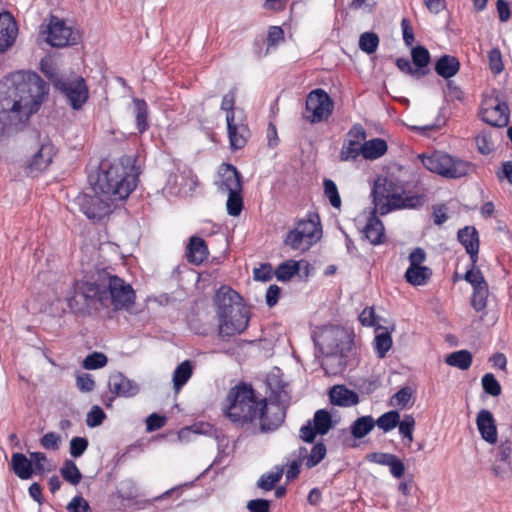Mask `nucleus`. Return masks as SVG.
Returning <instances> with one entry per match:
<instances>
[{
    "label": "nucleus",
    "mask_w": 512,
    "mask_h": 512,
    "mask_svg": "<svg viewBox=\"0 0 512 512\" xmlns=\"http://www.w3.org/2000/svg\"><path fill=\"white\" fill-rule=\"evenodd\" d=\"M49 95V85L33 71H16L0 81V139L23 132Z\"/></svg>",
    "instance_id": "f257e3e1"
},
{
    "label": "nucleus",
    "mask_w": 512,
    "mask_h": 512,
    "mask_svg": "<svg viewBox=\"0 0 512 512\" xmlns=\"http://www.w3.org/2000/svg\"><path fill=\"white\" fill-rule=\"evenodd\" d=\"M223 414L238 428L253 434L276 431L285 421L286 408L278 401L259 398L253 386L240 382L229 389Z\"/></svg>",
    "instance_id": "f03ea898"
},
{
    "label": "nucleus",
    "mask_w": 512,
    "mask_h": 512,
    "mask_svg": "<svg viewBox=\"0 0 512 512\" xmlns=\"http://www.w3.org/2000/svg\"><path fill=\"white\" fill-rule=\"evenodd\" d=\"M117 162H101L95 175H89L88 180L94 193H101L116 200H125L137 185V175L129 159Z\"/></svg>",
    "instance_id": "7ed1b4c3"
},
{
    "label": "nucleus",
    "mask_w": 512,
    "mask_h": 512,
    "mask_svg": "<svg viewBox=\"0 0 512 512\" xmlns=\"http://www.w3.org/2000/svg\"><path fill=\"white\" fill-rule=\"evenodd\" d=\"M243 299L231 287L222 285L215 293L213 302L218 318V334L222 339L244 332L249 324L250 310Z\"/></svg>",
    "instance_id": "20e7f679"
},
{
    "label": "nucleus",
    "mask_w": 512,
    "mask_h": 512,
    "mask_svg": "<svg viewBox=\"0 0 512 512\" xmlns=\"http://www.w3.org/2000/svg\"><path fill=\"white\" fill-rule=\"evenodd\" d=\"M99 285L100 306L114 310H129L134 304L136 293L133 287L117 275H111L106 269L95 272Z\"/></svg>",
    "instance_id": "39448f33"
},
{
    "label": "nucleus",
    "mask_w": 512,
    "mask_h": 512,
    "mask_svg": "<svg viewBox=\"0 0 512 512\" xmlns=\"http://www.w3.org/2000/svg\"><path fill=\"white\" fill-rule=\"evenodd\" d=\"M99 285L95 273L87 280L76 281L72 291L67 296L70 311L77 316H89L100 306Z\"/></svg>",
    "instance_id": "423d86ee"
},
{
    "label": "nucleus",
    "mask_w": 512,
    "mask_h": 512,
    "mask_svg": "<svg viewBox=\"0 0 512 512\" xmlns=\"http://www.w3.org/2000/svg\"><path fill=\"white\" fill-rule=\"evenodd\" d=\"M419 158L427 170L448 179H458L475 170L473 163L440 151H434L431 155L422 154Z\"/></svg>",
    "instance_id": "0eeeda50"
},
{
    "label": "nucleus",
    "mask_w": 512,
    "mask_h": 512,
    "mask_svg": "<svg viewBox=\"0 0 512 512\" xmlns=\"http://www.w3.org/2000/svg\"><path fill=\"white\" fill-rule=\"evenodd\" d=\"M323 355H341L349 357L354 349V340L351 333L340 326H330L323 329L319 340H315Z\"/></svg>",
    "instance_id": "6e6552de"
},
{
    "label": "nucleus",
    "mask_w": 512,
    "mask_h": 512,
    "mask_svg": "<svg viewBox=\"0 0 512 512\" xmlns=\"http://www.w3.org/2000/svg\"><path fill=\"white\" fill-rule=\"evenodd\" d=\"M510 110L501 92L492 89L490 94L483 96L478 112L480 119L493 127H505L509 123Z\"/></svg>",
    "instance_id": "1a4fd4ad"
},
{
    "label": "nucleus",
    "mask_w": 512,
    "mask_h": 512,
    "mask_svg": "<svg viewBox=\"0 0 512 512\" xmlns=\"http://www.w3.org/2000/svg\"><path fill=\"white\" fill-rule=\"evenodd\" d=\"M334 110V101L322 88L310 91L306 97L303 119L311 124L327 121Z\"/></svg>",
    "instance_id": "9d476101"
},
{
    "label": "nucleus",
    "mask_w": 512,
    "mask_h": 512,
    "mask_svg": "<svg viewBox=\"0 0 512 512\" xmlns=\"http://www.w3.org/2000/svg\"><path fill=\"white\" fill-rule=\"evenodd\" d=\"M37 143L38 150L28 159L24 165V172L28 177H37L45 171L53 162L57 150L49 136L41 137V132L37 129L33 131Z\"/></svg>",
    "instance_id": "9b49d317"
},
{
    "label": "nucleus",
    "mask_w": 512,
    "mask_h": 512,
    "mask_svg": "<svg viewBox=\"0 0 512 512\" xmlns=\"http://www.w3.org/2000/svg\"><path fill=\"white\" fill-rule=\"evenodd\" d=\"M405 183L394 174L378 177L373 185L371 196L375 208L381 213V206L396 202V198L405 194Z\"/></svg>",
    "instance_id": "f8f14e48"
},
{
    "label": "nucleus",
    "mask_w": 512,
    "mask_h": 512,
    "mask_svg": "<svg viewBox=\"0 0 512 512\" xmlns=\"http://www.w3.org/2000/svg\"><path fill=\"white\" fill-rule=\"evenodd\" d=\"M100 193L90 195L80 193L75 198V203L80 211L90 220L101 221L112 212V203L117 201L109 196L100 197Z\"/></svg>",
    "instance_id": "ddd939ff"
},
{
    "label": "nucleus",
    "mask_w": 512,
    "mask_h": 512,
    "mask_svg": "<svg viewBox=\"0 0 512 512\" xmlns=\"http://www.w3.org/2000/svg\"><path fill=\"white\" fill-rule=\"evenodd\" d=\"M55 90L62 94L73 110H80L89 98V88L82 76L57 80Z\"/></svg>",
    "instance_id": "4468645a"
},
{
    "label": "nucleus",
    "mask_w": 512,
    "mask_h": 512,
    "mask_svg": "<svg viewBox=\"0 0 512 512\" xmlns=\"http://www.w3.org/2000/svg\"><path fill=\"white\" fill-rule=\"evenodd\" d=\"M43 33L47 34L46 42L57 48L75 45L79 40V34L73 32L72 28L68 27L63 19L54 15L50 17Z\"/></svg>",
    "instance_id": "2eb2a0df"
},
{
    "label": "nucleus",
    "mask_w": 512,
    "mask_h": 512,
    "mask_svg": "<svg viewBox=\"0 0 512 512\" xmlns=\"http://www.w3.org/2000/svg\"><path fill=\"white\" fill-rule=\"evenodd\" d=\"M463 279L468 282L472 288L471 307L476 312L484 311L487 307V299L489 296V285L482 273V271L475 267H469L463 275Z\"/></svg>",
    "instance_id": "dca6fc26"
},
{
    "label": "nucleus",
    "mask_w": 512,
    "mask_h": 512,
    "mask_svg": "<svg viewBox=\"0 0 512 512\" xmlns=\"http://www.w3.org/2000/svg\"><path fill=\"white\" fill-rule=\"evenodd\" d=\"M108 388L111 396L105 402L106 407H111L116 397L131 398L136 396L139 391V385L125 376L122 372L115 371L108 378Z\"/></svg>",
    "instance_id": "f3484780"
},
{
    "label": "nucleus",
    "mask_w": 512,
    "mask_h": 512,
    "mask_svg": "<svg viewBox=\"0 0 512 512\" xmlns=\"http://www.w3.org/2000/svg\"><path fill=\"white\" fill-rule=\"evenodd\" d=\"M458 241L465 247L470 257V267L477 266L480 247L479 233L474 226H465L457 232Z\"/></svg>",
    "instance_id": "a211bd4d"
},
{
    "label": "nucleus",
    "mask_w": 512,
    "mask_h": 512,
    "mask_svg": "<svg viewBox=\"0 0 512 512\" xmlns=\"http://www.w3.org/2000/svg\"><path fill=\"white\" fill-rule=\"evenodd\" d=\"M218 174L220 177L219 188L228 193L232 191H243V180L240 171L230 163L220 165Z\"/></svg>",
    "instance_id": "6ab92c4d"
},
{
    "label": "nucleus",
    "mask_w": 512,
    "mask_h": 512,
    "mask_svg": "<svg viewBox=\"0 0 512 512\" xmlns=\"http://www.w3.org/2000/svg\"><path fill=\"white\" fill-rule=\"evenodd\" d=\"M375 208L370 212L366 225L361 230L362 239L369 241L370 244L376 246L385 242V228L383 222L377 217Z\"/></svg>",
    "instance_id": "aec40b11"
},
{
    "label": "nucleus",
    "mask_w": 512,
    "mask_h": 512,
    "mask_svg": "<svg viewBox=\"0 0 512 512\" xmlns=\"http://www.w3.org/2000/svg\"><path fill=\"white\" fill-rule=\"evenodd\" d=\"M16 22L8 11H0V54L7 51L17 36Z\"/></svg>",
    "instance_id": "412c9836"
},
{
    "label": "nucleus",
    "mask_w": 512,
    "mask_h": 512,
    "mask_svg": "<svg viewBox=\"0 0 512 512\" xmlns=\"http://www.w3.org/2000/svg\"><path fill=\"white\" fill-rule=\"evenodd\" d=\"M476 425L484 441L489 444L497 442V426L491 411L487 409L480 410L476 417Z\"/></svg>",
    "instance_id": "4be33fe9"
},
{
    "label": "nucleus",
    "mask_w": 512,
    "mask_h": 512,
    "mask_svg": "<svg viewBox=\"0 0 512 512\" xmlns=\"http://www.w3.org/2000/svg\"><path fill=\"white\" fill-rule=\"evenodd\" d=\"M226 123L231 149L240 150L244 148L250 137L248 125L242 121L237 122L236 118H234L233 121L227 120Z\"/></svg>",
    "instance_id": "5701e85b"
},
{
    "label": "nucleus",
    "mask_w": 512,
    "mask_h": 512,
    "mask_svg": "<svg viewBox=\"0 0 512 512\" xmlns=\"http://www.w3.org/2000/svg\"><path fill=\"white\" fill-rule=\"evenodd\" d=\"M425 203V198L421 194L409 195L405 191L400 197L396 198V202L386 203L381 206V215H385L392 210L398 209H416L422 207Z\"/></svg>",
    "instance_id": "b1692460"
},
{
    "label": "nucleus",
    "mask_w": 512,
    "mask_h": 512,
    "mask_svg": "<svg viewBox=\"0 0 512 512\" xmlns=\"http://www.w3.org/2000/svg\"><path fill=\"white\" fill-rule=\"evenodd\" d=\"M206 241L198 236H191L186 247V258L194 265L202 264L208 257Z\"/></svg>",
    "instance_id": "393cba45"
},
{
    "label": "nucleus",
    "mask_w": 512,
    "mask_h": 512,
    "mask_svg": "<svg viewBox=\"0 0 512 512\" xmlns=\"http://www.w3.org/2000/svg\"><path fill=\"white\" fill-rule=\"evenodd\" d=\"M330 402L340 407H351L359 403L358 394L345 385H335L329 392Z\"/></svg>",
    "instance_id": "a878e982"
},
{
    "label": "nucleus",
    "mask_w": 512,
    "mask_h": 512,
    "mask_svg": "<svg viewBox=\"0 0 512 512\" xmlns=\"http://www.w3.org/2000/svg\"><path fill=\"white\" fill-rule=\"evenodd\" d=\"M461 64L457 57L444 54L440 56L434 63L436 74L446 80H450L460 70Z\"/></svg>",
    "instance_id": "bb28decb"
},
{
    "label": "nucleus",
    "mask_w": 512,
    "mask_h": 512,
    "mask_svg": "<svg viewBox=\"0 0 512 512\" xmlns=\"http://www.w3.org/2000/svg\"><path fill=\"white\" fill-rule=\"evenodd\" d=\"M411 59L414 65V72L417 74V79L429 74V64L431 62V55L429 50L423 45H417L411 49Z\"/></svg>",
    "instance_id": "cd10ccee"
},
{
    "label": "nucleus",
    "mask_w": 512,
    "mask_h": 512,
    "mask_svg": "<svg viewBox=\"0 0 512 512\" xmlns=\"http://www.w3.org/2000/svg\"><path fill=\"white\" fill-rule=\"evenodd\" d=\"M132 103L136 129L139 134H143L150 128L148 104L144 99L137 97L132 99Z\"/></svg>",
    "instance_id": "c85d7f7f"
},
{
    "label": "nucleus",
    "mask_w": 512,
    "mask_h": 512,
    "mask_svg": "<svg viewBox=\"0 0 512 512\" xmlns=\"http://www.w3.org/2000/svg\"><path fill=\"white\" fill-rule=\"evenodd\" d=\"M13 472L23 480L30 479L34 474L33 463L23 453L16 452L11 457Z\"/></svg>",
    "instance_id": "c756f323"
},
{
    "label": "nucleus",
    "mask_w": 512,
    "mask_h": 512,
    "mask_svg": "<svg viewBox=\"0 0 512 512\" xmlns=\"http://www.w3.org/2000/svg\"><path fill=\"white\" fill-rule=\"evenodd\" d=\"M306 225H312L314 226V222H312L311 220H308V221H305V220H301L299 221L298 223V228L296 229H293V230H290L285 239H284V243L285 245L287 246H290L292 249H299L301 247V244L303 242V239L305 237H313V232H306L305 228L303 229H300L302 226H306Z\"/></svg>",
    "instance_id": "7c9ffc66"
},
{
    "label": "nucleus",
    "mask_w": 512,
    "mask_h": 512,
    "mask_svg": "<svg viewBox=\"0 0 512 512\" xmlns=\"http://www.w3.org/2000/svg\"><path fill=\"white\" fill-rule=\"evenodd\" d=\"M432 276V269L427 266H409L404 274L405 280L413 286L425 285Z\"/></svg>",
    "instance_id": "2f4dec72"
},
{
    "label": "nucleus",
    "mask_w": 512,
    "mask_h": 512,
    "mask_svg": "<svg viewBox=\"0 0 512 512\" xmlns=\"http://www.w3.org/2000/svg\"><path fill=\"white\" fill-rule=\"evenodd\" d=\"M388 149L387 142L382 138H374L362 144V156L367 160H375L383 156Z\"/></svg>",
    "instance_id": "473e14b6"
},
{
    "label": "nucleus",
    "mask_w": 512,
    "mask_h": 512,
    "mask_svg": "<svg viewBox=\"0 0 512 512\" xmlns=\"http://www.w3.org/2000/svg\"><path fill=\"white\" fill-rule=\"evenodd\" d=\"M375 427V420L371 415L358 417L350 426V433L354 439H362Z\"/></svg>",
    "instance_id": "72a5a7b5"
},
{
    "label": "nucleus",
    "mask_w": 512,
    "mask_h": 512,
    "mask_svg": "<svg viewBox=\"0 0 512 512\" xmlns=\"http://www.w3.org/2000/svg\"><path fill=\"white\" fill-rule=\"evenodd\" d=\"M193 374V364L190 360L180 363L173 373V389L177 393L188 382Z\"/></svg>",
    "instance_id": "f704fd0d"
},
{
    "label": "nucleus",
    "mask_w": 512,
    "mask_h": 512,
    "mask_svg": "<svg viewBox=\"0 0 512 512\" xmlns=\"http://www.w3.org/2000/svg\"><path fill=\"white\" fill-rule=\"evenodd\" d=\"M325 359L321 363V368L326 375H338L347 367V358L341 355H324Z\"/></svg>",
    "instance_id": "c9c22d12"
},
{
    "label": "nucleus",
    "mask_w": 512,
    "mask_h": 512,
    "mask_svg": "<svg viewBox=\"0 0 512 512\" xmlns=\"http://www.w3.org/2000/svg\"><path fill=\"white\" fill-rule=\"evenodd\" d=\"M473 355L468 350H458L447 355L445 362L460 370H468L471 367Z\"/></svg>",
    "instance_id": "e433bc0d"
},
{
    "label": "nucleus",
    "mask_w": 512,
    "mask_h": 512,
    "mask_svg": "<svg viewBox=\"0 0 512 512\" xmlns=\"http://www.w3.org/2000/svg\"><path fill=\"white\" fill-rule=\"evenodd\" d=\"M300 272V263L296 260H287L280 263L274 271L278 281L287 282Z\"/></svg>",
    "instance_id": "4c0bfd02"
},
{
    "label": "nucleus",
    "mask_w": 512,
    "mask_h": 512,
    "mask_svg": "<svg viewBox=\"0 0 512 512\" xmlns=\"http://www.w3.org/2000/svg\"><path fill=\"white\" fill-rule=\"evenodd\" d=\"M311 421L321 436L326 435L334 427L332 415L326 409L317 410Z\"/></svg>",
    "instance_id": "58836bf2"
},
{
    "label": "nucleus",
    "mask_w": 512,
    "mask_h": 512,
    "mask_svg": "<svg viewBox=\"0 0 512 512\" xmlns=\"http://www.w3.org/2000/svg\"><path fill=\"white\" fill-rule=\"evenodd\" d=\"M60 473L63 479L73 486L78 485L82 479V473L73 460H65Z\"/></svg>",
    "instance_id": "ea45409f"
},
{
    "label": "nucleus",
    "mask_w": 512,
    "mask_h": 512,
    "mask_svg": "<svg viewBox=\"0 0 512 512\" xmlns=\"http://www.w3.org/2000/svg\"><path fill=\"white\" fill-rule=\"evenodd\" d=\"M400 420V413L397 410L385 412L375 420V426L384 432H389L397 427Z\"/></svg>",
    "instance_id": "a19ab883"
},
{
    "label": "nucleus",
    "mask_w": 512,
    "mask_h": 512,
    "mask_svg": "<svg viewBox=\"0 0 512 512\" xmlns=\"http://www.w3.org/2000/svg\"><path fill=\"white\" fill-rule=\"evenodd\" d=\"M244 208L242 191H232L228 193L226 202L227 213L230 216L238 217Z\"/></svg>",
    "instance_id": "79ce46f5"
},
{
    "label": "nucleus",
    "mask_w": 512,
    "mask_h": 512,
    "mask_svg": "<svg viewBox=\"0 0 512 512\" xmlns=\"http://www.w3.org/2000/svg\"><path fill=\"white\" fill-rule=\"evenodd\" d=\"M277 471L270 472L267 474L261 475V477L257 481V487L263 489L264 491H271L275 488L276 484L281 480L283 475V468L276 467Z\"/></svg>",
    "instance_id": "37998d69"
},
{
    "label": "nucleus",
    "mask_w": 512,
    "mask_h": 512,
    "mask_svg": "<svg viewBox=\"0 0 512 512\" xmlns=\"http://www.w3.org/2000/svg\"><path fill=\"white\" fill-rule=\"evenodd\" d=\"M360 154H362V145L360 146L359 141L357 140L349 139L345 141L342 146L340 160H355Z\"/></svg>",
    "instance_id": "c03bdc74"
},
{
    "label": "nucleus",
    "mask_w": 512,
    "mask_h": 512,
    "mask_svg": "<svg viewBox=\"0 0 512 512\" xmlns=\"http://www.w3.org/2000/svg\"><path fill=\"white\" fill-rule=\"evenodd\" d=\"M326 454V445L322 441L317 442L316 444H314L307 457V460L305 462L306 467L313 468L317 466L325 458Z\"/></svg>",
    "instance_id": "a18cd8bd"
},
{
    "label": "nucleus",
    "mask_w": 512,
    "mask_h": 512,
    "mask_svg": "<svg viewBox=\"0 0 512 512\" xmlns=\"http://www.w3.org/2000/svg\"><path fill=\"white\" fill-rule=\"evenodd\" d=\"M379 45V37L374 32H364L359 38V48L361 51L372 54L374 53Z\"/></svg>",
    "instance_id": "49530a36"
},
{
    "label": "nucleus",
    "mask_w": 512,
    "mask_h": 512,
    "mask_svg": "<svg viewBox=\"0 0 512 512\" xmlns=\"http://www.w3.org/2000/svg\"><path fill=\"white\" fill-rule=\"evenodd\" d=\"M392 346V337L388 331L379 333L374 338V348L379 358L385 357Z\"/></svg>",
    "instance_id": "de8ad7c7"
},
{
    "label": "nucleus",
    "mask_w": 512,
    "mask_h": 512,
    "mask_svg": "<svg viewBox=\"0 0 512 512\" xmlns=\"http://www.w3.org/2000/svg\"><path fill=\"white\" fill-rule=\"evenodd\" d=\"M107 356L102 352L94 351L86 356L83 361V367L87 370L100 369L106 366Z\"/></svg>",
    "instance_id": "09e8293b"
},
{
    "label": "nucleus",
    "mask_w": 512,
    "mask_h": 512,
    "mask_svg": "<svg viewBox=\"0 0 512 512\" xmlns=\"http://www.w3.org/2000/svg\"><path fill=\"white\" fill-rule=\"evenodd\" d=\"M236 88L231 89L222 97L221 110L226 112V121H233L236 118L235 112Z\"/></svg>",
    "instance_id": "8fccbe9b"
},
{
    "label": "nucleus",
    "mask_w": 512,
    "mask_h": 512,
    "mask_svg": "<svg viewBox=\"0 0 512 512\" xmlns=\"http://www.w3.org/2000/svg\"><path fill=\"white\" fill-rule=\"evenodd\" d=\"M399 433L404 439H407V445H410L413 441V431L415 427V419L411 414H405L403 419L399 420Z\"/></svg>",
    "instance_id": "3c124183"
},
{
    "label": "nucleus",
    "mask_w": 512,
    "mask_h": 512,
    "mask_svg": "<svg viewBox=\"0 0 512 512\" xmlns=\"http://www.w3.org/2000/svg\"><path fill=\"white\" fill-rule=\"evenodd\" d=\"M482 388L490 396L497 397L501 394L502 388L499 381L492 373H486L482 377Z\"/></svg>",
    "instance_id": "603ef678"
},
{
    "label": "nucleus",
    "mask_w": 512,
    "mask_h": 512,
    "mask_svg": "<svg viewBox=\"0 0 512 512\" xmlns=\"http://www.w3.org/2000/svg\"><path fill=\"white\" fill-rule=\"evenodd\" d=\"M323 187L324 194L329 199L331 206L334 208H340L342 202L335 182L331 179H324Z\"/></svg>",
    "instance_id": "864d4df0"
},
{
    "label": "nucleus",
    "mask_w": 512,
    "mask_h": 512,
    "mask_svg": "<svg viewBox=\"0 0 512 512\" xmlns=\"http://www.w3.org/2000/svg\"><path fill=\"white\" fill-rule=\"evenodd\" d=\"M495 452V461L501 463H512L511 462V454H512V440L505 439L500 442V444L496 447Z\"/></svg>",
    "instance_id": "5fc2aeb1"
},
{
    "label": "nucleus",
    "mask_w": 512,
    "mask_h": 512,
    "mask_svg": "<svg viewBox=\"0 0 512 512\" xmlns=\"http://www.w3.org/2000/svg\"><path fill=\"white\" fill-rule=\"evenodd\" d=\"M489 69L494 75L500 74L504 69L502 54L498 47L492 48L488 52Z\"/></svg>",
    "instance_id": "6e6d98bb"
},
{
    "label": "nucleus",
    "mask_w": 512,
    "mask_h": 512,
    "mask_svg": "<svg viewBox=\"0 0 512 512\" xmlns=\"http://www.w3.org/2000/svg\"><path fill=\"white\" fill-rule=\"evenodd\" d=\"M105 419L106 414L102 408L98 405H94L87 413L86 424L90 428L98 427L103 423Z\"/></svg>",
    "instance_id": "4d7b16f0"
},
{
    "label": "nucleus",
    "mask_w": 512,
    "mask_h": 512,
    "mask_svg": "<svg viewBox=\"0 0 512 512\" xmlns=\"http://www.w3.org/2000/svg\"><path fill=\"white\" fill-rule=\"evenodd\" d=\"M89 445L88 439L85 437L75 436L70 440L69 452L73 458L81 457L87 450Z\"/></svg>",
    "instance_id": "13d9d810"
},
{
    "label": "nucleus",
    "mask_w": 512,
    "mask_h": 512,
    "mask_svg": "<svg viewBox=\"0 0 512 512\" xmlns=\"http://www.w3.org/2000/svg\"><path fill=\"white\" fill-rule=\"evenodd\" d=\"M381 385V382L378 378H364L359 379L356 385L358 391L362 394L370 395L374 393Z\"/></svg>",
    "instance_id": "bf43d9fd"
},
{
    "label": "nucleus",
    "mask_w": 512,
    "mask_h": 512,
    "mask_svg": "<svg viewBox=\"0 0 512 512\" xmlns=\"http://www.w3.org/2000/svg\"><path fill=\"white\" fill-rule=\"evenodd\" d=\"M317 435H320V432L317 431L316 427L310 420L300 428L299 437L303 442L312 444L315 442Z\"/></svg>",
    "instance_id": "052dcab7"
},
{
    "label": "nucleus",
    "mask_w": 512,
    "mask_h": 512,
    "mask_svg": "<svg viewBox=\"0 0 512 512\" xmlns=\"http://www.w3.org/2000/svg\"><path fill=\"white\" fill-rule=\"evenodd\" d=\"M167 422V417L158 413H152L146 418V431L154 432L161 429Z\"/></svg>",
    "instance_id": "680f3d73"
},
{
    "label": "nucleus",
    "mask_w": 512,
    "mask_h": 512,
    "mask_svg": "<svg viewBox=\"0 0 512 512\" xmlns=\"http://www.w3.org/2000/svg\"><path fill=\"white\" fill-rule=\"evenodd\" d=\"M271 503V500L257 498L248 501L246 508L249 512H271Z\"/></svg>",
    "instance_id": "e2e57ef3"
},
{
    "label": "nucleus",
    "mask_w": 512,
    "mask_h": 512,
    "mask_svg": "<svg viewBox=\"0 0 512 512\" xmlns=\"http://www.w3.org/2000/svg\"><path fill=\"white\" fill-rule=\"evenodd\" d=\"M40 69L42 73L48 78V80L52 83L55 88V82L57 80H63V77H60L56 71V68L53 66L52 62L48 60L42 59L40 62Z\"/></svg>",
    "instance_id": "0e129e2a"
},
{
    "label": "nucleus",
    "mask_w": 512,
    "mask_h": 512,
    "mask_svg": "<svg viewBox=\"0 0 512 512\" xmlns=\"http://www.w3.org/2000/svg\"><path fill=\"white\" fill-rule=\"evenodd\" d=\"M66 509L69 512H92L89 503L79 495L72 498Z\"/></svg>",
    "instance_id": "69168bd1"
},
{
    "label": "nucleus",
    "mask_w": 512,
    "mask_h": 512,
    "mask_svg": "<svg viewBox=\"0 0 512 512\" xmlns=\"http://www.w3.org/2000/svg\"><path fill=\"white\" fill-rule=\"evenodd\" d=\"M254 279L256 281L268 282L273 278V268L270 263H263L260 267L255 268L254 271Z\"/></svg>",
    "instance_id": "338daca9"
},
{
    "label": "nucleus",
    "mask_w": 512,
    "mask_h": 512,
    "mask_svg": "<svg viewBox=\"0 0 512 512\" xmlns=\"http://www.w3.org/2000/svg\"><path fill=\"white\" fill-rule=\"evenodd\" d=\"M491 470L494 476L501 479H507L512 476V463H501L495 461Z\"/></svg>",
    "instance_id": "774afa93"
}]
</instances>
